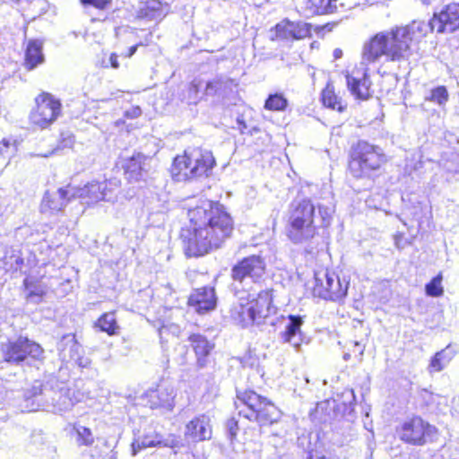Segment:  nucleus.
Segmentation results:
<instances>
[{"label":"nucleus","instance_id":"412c9836","mask_svg":"<svg viewBox=\"0 0 459 459\" xmlns=\"http://www.w3.org/2000/svg\"><path fill=\"white\" fill-rule=\"evenodd\" d=\"M276 36L283 39H301L311 33V25L304 22H290L287 19L275 26Z\"/></svg>","mask_w":459,"mask_h":459},{"label":"nucleus","instance_id":"0eeeda50","mask_svg":"<svg viewBox=\"0 0 459 459\" xmlns=\"http://www.w3.org/2000/svg\"><path fill=\"white\" fill-rule=\"evenodd\" d=\"M1 353L4 361L21 367L39 368L45 359L41 345L26 336L3 342Z\"/></svg>","mask_w":459,"mask_h":459},{"label":"nucleus","instance_id":"5fc2aeb1","mask_svg":"<svg viewBox=\"0 0 459 459\" xmlns=\"http://www.w3.org/2000/svg\"><path fill=\"white\" fill-rule=\"evenodd\" d=\"M9 147V141L3 139L0 143V154L4 153V151Z\"/></svg>","mask_w":459,"mask_h":459},{"label":"nucleus","instance_id":"c9c22d12","mask_svg":"<svg viewBox=\"0 0 459 459\" xmlns=\"http://www.w3.org/2000/svg\"><path fill=\"white\" fill-rule=\"evenodd\" d=\"M288 100L281 93L270 94L265 100L264 108L272 111H284Z\"/></svg>","mask_w":459,"mask_h":459},{"label":"nucleus","instance_id":"6e6d98bb","mask_svg":"<svg viewBox=\"0 0 459 459\" xmlns=\"http://www.w3.org/2000/svg\"><path fill=\"white\" fill-rule=\"evenodd\" d=\"M342 51L341 49H339V48L334 49V51H333L334 58L338 59L342 56Z\"/></svg>","mask_w":459,"mask_h":459},{"label":"nucleus","instance_id":"4c0bfd02","mask_svg":"<svg viewBox=\"0 0 459 459\" xmlns=\"http://www.w3.org/2000/svg\"><path fill=\"white\" fill-rule=\"evenodd\" d=\"M48 447L46 437L41 433H33L30 437L28 449L30 453L43 454Z\"/></svg>","mask_w":459,"mask_h":459},{"label":"nucleus","instance_id":"ddd939ff","mask_svg":"<svg viewBox=\"0 0 459 459\" xmlns=\"http://www.w3.org/2000/svg\"><path fill=\"white\" fill-rule=\"evenodd\" d=\"M349 282L341 281L339 276L329 270L315 273L314 295L324 299L340 300L347 295Z\"/></svg>","mask_w":459,"mask_h":459},{"label":"nucleus","instance_id":"f03ea898","mask_svg":"<svg viewBox=\"0 0 459 459\" xmlns=\"http://www.w3.org/2000/svg\"><path fill=\"white\" fill-rule=\"evenodd\" d=\"M437 31V27L431 25V19L413 21L405 27H396L391 30L377 33L365 42L364 57L369 61L377 56H385L390 61H401L411 56V44L426 35L429 31Z\"/></svg>","mask_w":459,"mask_h":459},{"label":"nucleus","instance_id":"a18cd8bd","mask_svg":"<svg viewBox=\"0 0 459 459\" xmlns=\"http://www.w3.org/2000/svg\"><path fill=\"white\" fill-rule=\"evenodd\" d=\"M166 333H171L175 336H178L180 333V327L178 325H162L160 333V335H163Z\"/></svg>","mask_w":459,"mask_h":459},{"label":"nucleus","instance_id":"4468645a","mask_svg":"<svg viewBox=\"0 0 459 459\" xmlns=\"http://www.w3.org/2000/svg\"><path fill=\"white\" fill-rule=\"evenodd\" d=\"M365 45L362 48L361 61L359 65L356 66L351 73L346 74V83L351 93L359 100H368L372 96V82L368 75V65L377 62L381 56H377L375 60L369 61L364 57Z\"/></svg>","mask_w":459,"mask_h":459},{"label":"nucleus","instance_id":"ea45409f","mask_svg":"<svg viewBox=\"0 0 459 459\" xmlns=\"http://www.w3.org/2000/svg\"><path fill=\"white\" fill-rule=\"evenodd\" d=\"M203 88V83L201 80L195 79L188 87V97L187 103L188 104H196L200 100V91Z\"/></svg>","mask_w":459,"mask_h":459},{"label":"nucleus","instance_id":"1a4fd4ad","mask_svg":"<svg viewBox=\"0 0 459 459\" xmlns=\"http://www.w3.org/2000/svg\"><path fill=\"white\" fill-rule=\"evenodd\" d=\"M238 399L244 406L238 411V414L257 422L260 427L272 425L281 418L280 410L266 397L254 391H245L238 394Z\"/></svg>","mask_w":459,"mask_h":459},{"label":"nucleus","instance_id":"aec40b11","mask_svg":"<svg viewBox=\"0 0 459 459\" xmlns=\"http://www.w3.org/2000/svg\"><path fill=\"white\" fill-rule=\"evenodd\" d=\"M212 434L211 419L206 414L195 417L186 425L185 437L193 442L209 440Z\"/></svg>","mask_w":459,"mask_h":459},{"label":"nucleus","instance_id":"7ed1b4c3","mask_svg":"<svg viewBox=\"0 0 459 459\" xmlns=\"http://www.w3.org/2000/svg\"><path fill=\"white\" fill-rule=\"evenodd\" d=\"M68 386L56 376H48L44 381L36 380L23 392L24 408L28 411L38 410L63 412L70 410L75 403L90 397V392H81Z\"/></svg>","mask_w":459,"mask_h":459},{"label":"nucleus","instance_id":"49530a36","mask_svg":"<svg viewBox=\"0 0 459 459\" xmlns=\"http://www.w3.org/2000/svg\"><path fill=\"white\" fill-rule=\"evenodd\" d=\"M72 361H74L81 368H88L91 365L90 359L82 357L80 353Z\"/></svg>","mask_w":459,"mask_h":459},{"label":"nucleus","instance_id":"bb28decb","mask_svg":"<svg viewBox=\"0 0 459 459\" xmlns=\"http://www.w3.org/2000/svg\"><path fill=\"white\" fill-rule=\"evenodd\" d=\"M169 12V5L160 0H148L141 4L137 18L149 21L161 20Z\"/></svg>","mask_w":459,"mask_h":459},{"label":"nucleus","instance_id":"37998d69","mask_svg":"<svg viewBox=\"0 0 459 459\" xmlns=\"http://www.w3.org/2000/svg\"><path fill=\"white\" fill-rule=\"evenodd\" d=\"M227 430L230 440L232 441L238 435V425L235 418H231L227 422Z\"/></svg>","mask_w":459,"mask_h":459},{"label":"nucleus","instance_id":"052dcab7","mask_svg":"<svg viewBox=\"0 0 459 459\" xmlns=\"http://www.w3.org/2000/svg\"><path fill=\"white\" fill-rule=\"evenodd\" d=\"M52 152L47 153V154H41L42 157H48Z\"/></svg>","mask_w":459,"mask_h":459},{"label":"nucleus","instance_id":"603ef678","mask_svg":"<svg viewBox=\"0 0 459 459\" xmlns=\"http://www.w3.org/2000/svg\"><path fill=\"white\" fill-rule=\"evenodd\" d=\"M140 45L141 44H136V45L132 46L131 48H129L127 53L125 54V56L131 57L132 56H134Z\"/></svg>","mask_w":459,"mask_h":459},{"label":"nucleus","instance_id":"3c124183","mask_svg":"<svg viewBox=\"0 0 459 459\" xmlns=\"http://www.w3.org/2000/svg\"><path fill=\"white\" fill-rule=\"evenodd\" d=\"M109 63H110V65L115 69L119 67V64L117 61V56L116 54H111V56H109Z\"/></svg>","mask_w":459,"mask_h":459},{"label":"nucleus","instance_id":"423d86ee","mask_svg":"<svg viewBox=\"0 0 459 459\" xmlns=\"http://www.w3.org/2000/svg\"><path fill=\"white\" fill-rule=\"evenodd\" d=\"M215 163L212 152L201 149L186 151L174 159L171 174L176 181L207 177Z\"/></svg>","mask_w":459,"mask_h":459},{"label":"nucleus","instance_id":"cd10ccee","mask_svg":"<svg viewBox=\"0 0 459 459\" xmlns=\"http://www.w3.org/2000/svg\"><path fill=\"white\" fill-rule=\"evenodd\" d=\"M60 359L63 361H72L81 352L82 347L74 334L64 335L57 344Z\"/></svg>","mask_w":459,"mask_h":459},{"label":"nucleus","instance_id":"b1692460","mask_svg":"<svg viewBox=\"0 0 459 459\" xmlns=\"http://www.w3.org/2000/svg\"><path fill=\"white\" fill-rule=\"evenodd\" d=\"M191 347L193 348L195 356L196 363L199 368H204L209 359L208 357L214 348V344L208 341V339L200 333H193L188 337Z\"/></svg>","mask_w":459,"mask_h":459},{"label":"nucleus","instance_id":"393cba45","mask_svg":"<svg viewBox=\"0 0 459 459\" xmlns=\"http://www.w3.org/2000/svg\"><path fill=\"white\" fill-rule=\"evenodd\" d=\"M147 158L142 153L134 154L125 161L123 168L128 181L137 182L143 178L147 169Z\"/></svg>","mask_w":459,"mask_h":459},{"label":"nucleus","instance_id":"58836bf2","mask_svg":"<svg viewBox=\"0 0 459 459\" xmlns=\"http://www.w3.org/2000/svg\"><path fill=\"white\" fill-rule=\"evenodd\" d=\"M442 282V275L438 274L434 277L430 282H429L425 290L428 296L431 297H439L443 294V287L441 285Z\"/></svg>","mask_w":459,"mask_h":459},{"label":"nucleus","instance_id":"de8ad7c7","mask_svg":"<svg viewBox=\"0 0 459 459\" xmlns=\"http://www.w3.org/2000/svg\"><path fill=\"white\" fill-rule=\"evenodd\" d=\"M394 241L395 247L398 249H403L404 247L403 234V233H396L394 236Z\"/></svg>","mask_w":459,"mask_h":459},{"label":"nucleus","instance_id":"2eb2a0df","mask_svg":"<svg viewBox=\"0 0 459 459\" xmlns=\"http://www.w3.org/2000/svg\"><path fill=\"white\" fill-rule=\"evenodd\" d=\"M36 107L30 112V121L39 128H46L60 115L61 103L49 93H41L36 100Z\"/></svg>","mask_w":459,"mask_h":459},{"label":"nucleus","instance_id":"4be33fe9","mask_svg":"<svg viewBox=\"0 0 459 459\" xmlns=\"http://www.w3.org/2000/svg\"><path fill=\"white\" fill-rule=\"evenodd\" d=\"M217 299L213 288L204 287L195 290L189 297L188 304L197 313L204 314L215 308Z\"/></svg>","mask_w":459,"mask_h":459},{"label":"nucleus","instance_id":"f3484780","mask_svg":"<svg viewBox=\"0 0 459 459\" xmlns=\"http://www.w3.org/2000/svg\"><path fill=\"white\" fill-rule=\"evenodd\" d=\"M431 25L437 27V33H452L459 29V4H449L435 13Z\"/></svg>","mask_w":459,"mask_h":459},{"label":"nucleus","instance_id":"5701e85b","mask_svg":"<svg viewBox=\"0 0 459 459\" xmlns=\"http://www.w3.org/2000/svg\"><path fill=\"white\" fill-rule=\"evenodd\" d=\"M302 325L303 319L300 316H288L285 319L284 330L280 333L281 342L290 344L296 351H299L302 342L300 330Z\"/></svg>","mask_w":459,"mask_h":459},{"label":"nucleus","instance_id":"79ce46f5","mask_svg":"<svg viewBox=\"0 0 459 459\" xmlns=\"http://www.w3.org/2000/svg\"><path fill=\"white\" fill-rule=\"evenodd\" d=\"M80 2L84 6L91 5L100 10L106 9L111 4V0H80Z\"/></svg>","mask_w":459,"mask_h":459},{"label":"nucleus","instance_id":"f8f14e48","mask_svg":"<svg viewBox=\"0 0 459 459\" xmlns=\"http://www.w3.org/2000/svg\"><path fill=\"white\" fill-rule=\"evenodd\" d=\"M119 185V180L110 179L102 182L92 181L79 188L73 186L74 198H79L87 204L100 201L115 203L117 200Z\"/></svg>","mask_w":459,"mask_h":459},{"label":"nucleus","instance_id":"4d7b16f0","mask_svg":"<svg viewBox=\"0 0 459 459\" xmlns=\"http://www.w3.org/2000/svg\"><path fill=\"white\" fill-rule=\"evenodd\" d=\"M354 347L359 348V354L362 355L364 352V348L360 346L359 342H354Z\"/></svg>","mask_w":459,"mask_h":459},{"label":"nucleus","instance_id":"c756f323","mask_svg":"<svg viewBox=\"0 0 459 459\" xmlns=\"http://www.w3.org/2000/svg\"><path fill=\"white\" fill-rule=\"evenodd\" d=\"M43 43L40 40H30L26 48L25 65L29 70L34 69L38 65L43 63L42 53Z\"/></svg>","mask_w":459,"mask_h":459},{"label":"nucleus","instance_id":"39448f33","mask_svg":"<svg viewBox=\"0 0 459 459\" xmlns=\"http://www.w3.org/2000/svg\"><path fill=\"white\" fill-rule=\"evenodd\" d=\"M247 290H238V301L230 308L231 319L241 327L260 325L275 314L276 307L273 305L270 290H260L256 296Z\"/></svg>","mask_w":459,"mask_h":459},{"label":"nucleus","instance_id":"f704fd0d","mask_svg":"<svg viewBox=\"0 0 459 459\" xmlns=\"http://www.w3.org/2000/svg\"><path fill=\"white\" fill-rule=\"evenodd\" d=\"M322 101L325 107L336 109L340 112L344 108L341 103V99L335 94L333 87L331 84H327L322 91Z\"/></svg>","mask_w":459,"mask_h":459},{"label":"nucleus","instance_id":"e433bc0d","mask_svg":"<svg viewBox=\"0 0 459 459\" xmlns=\"http://www.w3.org/2000/svg\"><path fill=\"white\" fill-rule=\"evenodd\" d=\"M97 325L101 331L106 332L109 335L116 334L118 329L115 314L112 312L102 315L98 320Z\"/></svg>","mask_w":459,"mask_h":459},{"label":"nucleus","instance_id":"9d476101","mask_svg":"<svg viewBox=\"0 0 459 459\" xmlns=\"http://www.w3.org/2000/svg\"><path fill=\"white\" fill-rule=\"evenodd\" d=\"M398 438L405 444L421 446L433 442L437 436V428L420 416L406 418L396 427Z\"/></svg>","mask_w":459,"mask_h":459},{"label":"nucleus","instance_id":"8fccbe9b","mask_svg":"<svg viewBox=\"0 0 459 459\" xmlns=\"http://www.w3.org/2000/svg\"><path fill=\"white\" fill-rule=\"evenodd\" d=\"M63 146L71 148L74 143V137L73 135H68L66 138L63 139Z\"/></svg>","mask_w":459,"mask_h":459},{"label":"nucleus","instance_id":"13d9d810","mask_svg":"<svg viewBox=\"0 0 459 459\" xmlns=\"http://www.w3.org/2000/svg\"><path fill=\"white\" fill-rule=\"evenodd\" d=\"M424 5H430L435 0H420Z\"/></svg>","mask_w":459,"mask_h":459},{"label":"nucleus","instance_id":"f257e3e1","mask_svg":"<svg viewBox=\"0 0 459 459\" xmlns=\"http://www.w3.org/2000/svg\"><path fill=\"white\" fill-rule=\"evenodd\" d=\"M191 230L186 238L188 256L204 255L219 248L233 230V221L224 207L208 200L188 210Z\"/></svg>","mask_w":459,"mask_h":459},{"label":"nucleus","instance_id":"a211bd4d","mask_svg":"<svg viewBox=\"0 0 459 459\" xmlns=\"http://www.w3.org/2000/svg\"><path fill=\"white\" fill-rule=\"evenodd\" d=\"M74 198L73 186L58 188L56 191H47L40 204L41 212L55 213L62 211Z\"/></svg>","mask_w":459,"mask_h":459},{"label":"nucleus","instance_id":"9b49d317","mask_svg":"<svg viewBox=\"0 0 459 459\" xmlns=\"http://www.w3.org/2000/svg\"><path fill=\"white\" fill-rule=\"evenodd\" d=\"M265 272L264 260L259 255H250L239 261L231 269L235 289L252 290V285L260 281Z\"/></svg>","mask_w":459,"mask_h":459},{"label":"nucleus","instance_id":"2f4dec72","mask_svg":"<svg viewBox=\"0 0 459 459\" xmlns=\"http://www.w3.org/2000/svg\"><path fill=\"white\" fill-rule=\"evenodd\" d=\"M455 355V351L451 347V345H447L444 350L437 352L431 359L429 365V371L430 373L441 371L450 362Z\"/></svg>","mask_w":459,"mask_h":459},{"label":"nucleus","instance_id":"c85d7f7f","mask_svg":"<svg viewBox=\"0 0 459 459\" xmlns=\"http://www.w3.org/2000/svg\"><path fill=\"white\" fill-rule=\"evenodd\" d=\"M352 4H345L339 0H308L307 8L312 13L325 14L337 12L339 8L351 9Z\"/></svg>","mask_w":459,"mask_h":459},{"label":"nucleus","instance_id":"a878e982","mask_svg":"<svg viewBox=\"0 0 459 459\" xmlns=\"http://www.w3.org/2000/svg\"><path fill=\"white\" fill-rule=\"evenodd\" d=\"M167 446H169V440L165 439L156 430L150 429L132 443V454L135 455L140 450L144 448Z\"/></svg>","mask_w":459,"mask_h":459},{"label":"nucleus","instance_id":"473e14b6","mask_svg":"<svg viewBox=\"0 0 459 459\" xmlns=\"http://www.w3.org/2000/svg\"><path fill=\"white\" fill-rule=\"evenodd\" d=\"M3 263L5 271H18L23 264L21 251L13 247L7 248L3 257Z\"/></svg>","mask_w":459,"mask_h":459},{"label":"nucleus","instance_id":"72a5a7b5","mask_svg":"<svg viewBox=\"0 0 459 459\" xmlns=\"http://www.w3.org/2000/svg\"><path fill=\"white\" fill-rule=\"evenodd\" d=\"M73 431L75 433V442L78 446H91L95 437L91 430L80 424H74Z\"/></svg>","mask_w":459,"mask_h":459},{"label":"nucleus","instance_id":"c03bdc74","mask_svg":"<svg viewBox=\"0 0 459 459\" xmlns=\"http://www.w3.org/2000/svg\"><path fill=\"white\" fill-rule=\"evenodd\" d=\"M439 165H440V167H442L444 169V170L447 174H455V173L458 172V166L455 163H454L453 161L442 160L440 161ZM447 179H449V175H447Z\"/></svg>","mask_w":459,"mask_h":459},{"label":"nucleus","instance_id":"6ab92c4d","mask_svg":"<svg viewBox=\"0 0 459 459\" xmlns=\"http://www.w3.org/2000/svg\"><path fill=\"white\" fill-rule=\"evenodd\" d=\"M238 85L234 79L219 76L206 83L204 94L223 101L228 100L233 98Z\"/></svg>","mask_w":459,"mask_h":459},{"label":"nucleus","instance_id":"6e6552de","mask_svg":"<svg viewBox=\"0 0 459 459\" xmlns=\"http://www.w3.org/2000/svg\"><path fill=\"white\" fill-rule=\"evenodd\" d=\"M385 162V155L379 146L359 141L351 147L349 169L355 178H370Z\"/></svg>","mask_w":459,"mask_h":459},{"label":"nucleus","instance_id":"dca6fc26","mask_svg":"<svg viewBox=\"0 0 459 459\" xmlns=\"http://www.w3.org/2000/svg\"><path fill=\"white\" fill-rule=\"evenodd\" d=\"M176 391L174 387L166 383L160 384L156 389L148 390L143 396L146 403L152 409H165L172 411L175 406Z\"/></svg>","mask_w":459,"mask_h":459},{"label":"nucleus","instance_id":"a19ab883","mask_svg":"<svg viewBox=\"0 0 459 459\" xmlns=\"http://www.w3.org/2000/svg\"><path fill=\"white\" fill-rule=\"evenodd\" d=\"M448 93L444 86H438L433 89L430 92L429 97H427L426 100L437 103L438 105H443L447 101Z\"/></svg>","mask_w":459,"mask_h":459},{"label":"nucleus","instance_id":"20e7f679","mask_svg":"<svg viewBox=\"0 0 459 459\" xmlns=\"http://www.w3.org/2000/svg\"><path fill=\"white\" fill-rule=\"evenodd\" d=\"M316 209V205L307 198L293 202L290 204L287 223V237L292 243L303 244L308 242L317 234L318 228H325L330 224L332 210L318 205L320 223L317 224Z\"/></svg>","mask_w":459,"mask_h":459},{"label":"nucleus","instance_id":"09e8293b","mask_svg":"<svg viewBox=\"0 0 459 459\" xmlns=\"http://www.w3.org/2000/svg\"><path fill=\"white\" fill-rule=\"evenodd\" d=\"M142 114V110L139 107H134L131 110L126 111V115L129 117H137Z\"/></svg>","mask_w":459,"mask_h":459},{"label":"nucleus","instance_id":"864d4df0","mask_svg":"<svg viewBox=\"0 0 459 459\" xmlns=\"http://www.w3.org/2000/svg\"><path fill=\"white\" fill-rule=\"evenodd\" d=\"M7 201V198L0 199V217L4 214V212H7V209L4 207Z\"/></svg>","mask_w":459,"mask_h":459},{"label":"nucleus","instance_id":"bf43d9fd","mask_svg":"<svg viewBox=\"0 0 459 459\" xmlns=\"http://www.w3.org/2000/svg\"><path fill=\"white\" fill-rule=\"evenodd\" d=\"M350 358H351V355H350L349 353H345V354L343 355V359H344V360H346V361H347Z\"/></svg>","mask_w":459,"mask_h":459},{"label":"nucleus","instance_id":"7c9ffc66","mask_svg":"<svg viewBox=\"0 0 459 459\" xmlns=\"http://www.w3.org/2000/svg\"><path fill=\"white\" fill-rule=\"evenodd\" d=\"M23 283L27 299L31 302L39 303L47 293V286L41 281L33 277L25 278Z\"/></svg>","mask_w":459,"mask_h":459}]
</instances>
